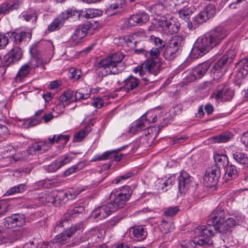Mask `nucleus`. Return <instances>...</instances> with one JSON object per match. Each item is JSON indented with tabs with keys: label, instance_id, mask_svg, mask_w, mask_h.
I'll return each instance as SVG.
<instances>
[{
	"label": "nucleus",
	"instance_id": "0e129e2a",
	"mask_svg": "<svg viewBox=\"0 0 248 248\" xmlns=\"http://www.w3.org/2000/svg\"><path fill=\"white\" fill-rule=\"evenodd\" d=\"M68 219H64L62 220H60L58 224L56 225L54 228V232H59L62 231V228L64 227V226H66V224L68 223Z\"/></svg>",
	"mask_w": 248,
	"mask_h": 248
},
{
	"label": "nucleus",
	"instance_id": "423d86ee",
	"mask_svg": "<svg viewBox=\"0 0 248 248\" xmlns=\"http://www.w3.org/2000/svg\"><path fill=\"white\" fill-rule=\"evenodd\" d=\"M226 218L224 209L220 207H217L212 213L207 220L206 227H212L213 232L218 231L220 233V228L223 227Z\"/></svg>",
	"mask_w": 248,
	"mask_h": 248
},
{
	"label": "nucleus",
	"instance_id": "79ce46f5",
	"mask_svg": "<svg viewBox=\"0 0 248 248\" xmlns=\"http://www.w3.org/2000/svg\"><path fill=\"white\" fill-rule=\"evenodd\" d=\"M223 101H230L233 97V91L227 86H224L221 89Z\"/></svg>",
	"mask_w": 248,
	"mask_h": 248
},
{
	"label": "nucleus",
	"instance_id": "ddd939ff",
	"mask_svg": "<svg viewBox=\"0 0 248 248\" xmlns=\"http://www.w3.org/2000/svg\"><path fill=\"white\" fill-rule=\"evenodd\" d=\"M216 13V9L213 5L210 4L201 11L193 19V22L197 26L206 22L213 17Z\"/></svg>",
	"mask_w": 248,
	"mask_h": 248
},
{
	"label": "nucleus",
	"instance_id": "0eeeda50",
	"mask_svg": "<svg viewBox=\"0 0 248 248\" xmlns=\"http://www.w3.org/2000/svg\"><path fill=\"white\" fill-rule=\"evenodd\" d=\"M235 56V52L233 50H229L226 55H223L218 60L211 69L214 79H219L224 75L223 66L227 62L231 63Z\"/></svg>",
	"mask_w": 248,
	"mask_h": 248
},
{
	"label": "nucleus",
	"instance_id": "603ef678",
	"mask_svg": "<svg viewBox=\"0 0 248 248\" xmlns=\"http://www.w3.org/2000/svg\"><path fill=\"white\" fill-rule=\"evenodd\" d=\"M69 77L75 80H78L81 75V72L79 69H77L75 68H71L69 69Z\"/></svg>",
	"mask_w": 248,
	"mask_h": 248
},
{
	"label": "nucleus",
	"instance_id": "2eb2a0df",
	"mask_svg": "<svg viewBox=\"0 0 248 248\" xmlns=\"http://www.w3.org/2000/svg\"><path fill=\"white\" fill-rule=\"evenodd\" d=\"M178 189L181 194L186 193L192 182V177L186 172L183 171L177 177Z\"/></svg>",
	"mask_w": 248,
	"mask_h": 248
},
{
	"label": "nucleus",
	"instance_id": "4d7b16f0",
	"mask_svg": "<svg viewBox=\"0 0 248 248\" xmlns=\"http://www.w3.org/2000/svg\"><path fill=\"white\" fill-rule=\"evenodd\" d=\"M72 160V157L68 156V155H65L60 157V159L57 160V162L59 164L60 168L64 166V165L69 163Z\"/></svg>",
	"mask_w": 248,
	"mask_h": 248
},
{
	"label": "nucleus",
	"instance_id": "bb28decb",
	"mask_svg": "<svg viewBox=\"0 0 248 248\" xmlns=\"http://www.w3.org/2000/svg\"><path fill=\"white\" fill-rule=\"evenodd\" d=\"M210 64L209 62H205L202 63L196 67L192 69L194 74L196 75L197 78L199 79L202 78L207 72L209 67Z\"/></svg>",
	"mask_w": 248,
	"mask_h": 248
},
{
	"label": "nucleus",
	"instance_id": "1a4fd4ad",
	"mask_svg": "<svg viewBox=\"0 0 248 248\" xmlns=\"http://www.w3.org/2000/svg\"><path fill=\"white\" fill-rule=\"evenodd\" d=\"M76 15H77L78 16H79V14L77 11L72 9H68L65 12H62L48 26V31L51 32L59 30L63 26L66 20Z\"/></svg>",
	"mask_w": 248,
	"mask_h": 248
},
{
	"label": "nucleus",
	"instance_id": "393cba45",
	"mask_svg": "<svg viewBox=\"0 0 248 248\" xmlns=\"http://www.w3.org/2000/svg\"><path fill=\"white\" fill-rule=\"evenodd\" d=\"M181 52V51L178 47L168 45L165 48L163 56L165 59L170 61L177 57Z\"/></svg>",
	"mask_w": 248,
	"mask_h": 248
},
{
	"label": "nucleus",
	"instance_id": "473e14b6",
	"mask_svg": "<svg viewBox=\"0 0 248 248\" xmlns=\"http://www.w3.org/2000/svg\"><path fill=\"white\" fill-rule=\"evenodd\" d=\"M216 165L220 169L221 167L225 168L229 165V159L227 155H216L214 157Z\"/></svg>",
	"mask_w": 248,
	"mask_h": 248
},
{
	"label": "nucleus",
	"instance_id": "09e8293b",
	"mask_svg": "<svg viewBox=\"0 0 248 248\" xmlns=\"http://www.w3.org/2000/svg\"><path fill=\"white\" fill-rule=\"evenodd\" d=\"M163 179H159L158 183L155 185V188L158 192H162L167 191L169 187L166 185Z\"/></svg>",
	"mask_w": 248,
	"mask_h": 248
},
{
	"label": "nucleus",
	"instance_id": "69168bd1",
	"mask_svg": "<svg viewBox=\"0 0 248 248\" xmlns=\"http://www.w3.org/2000/svg\"><path fill=\"white\" fill-rule=\"evenodd\" d=\"M176 179V177L174 174L171 175L167 177V178L165 180H164L165 183H166V185L170 188L171 186L174 184L175 181Z\"/></svg>",
	"mask_w": 248,
	"mask_h": 248
},
{
	"label": "nucleus",
	"instance_id": "dca6fc26",
	"mask_svg": "<svg viewBox=\"0 0 248 248\" xmlns=\"http://www.w3.org/2000/svg\"><path fill=\"white\" fill-rule=\"evenodd\" d=\"M149 19V16L144 12L134 14L127 19L125 22L126 27L141 25L146 23Z\"/></svg>",
	"mask_w": 248,
	"mask_h": 248
},
{
	"label": "nucleus",
	"instance_id": "3c124183",
	"mask_svg": "<svg viewBox=\"0 0 248 248\" xmlns=\"http://www.w3.org/2000/svg\"><path fill=\"white\" fill-rule=\"evenodd\" d=\"M9 207L8 202L5 200L0 201V217L3 216L7 212Z\"/></svg>",
	"mask_w": 248,
	"mask_h": 248
},
{
	"label": "nucleus",
	"instance_id": "6ab92c4d",
	"mask_svg": "<svg viewBox=\"0 0 248 248\" xmlns=\"http://www.w3.org/2000/svg\"><path fill=\"white\" fill-rule=\"evenodd\" d=\"M147 113L144 114L139 119L134 122L129 127L128 132L135 134L145 129L150 123V120L147 118Z\"/></svg>",
	"mask_w": 248,
	"mask_h": 248
},
{
	"label": "nucleus",
	"instance_id": "58836bf2",
	"mask_svg": "<svg viewBox=\"0 0 248 248\" xmlns=\"http://www.w3.org/2000/svg\"><path fill=\"white\" fill-rule=\"evenodd\" d=\"M12 35L16 42L21 43L22 41H28L31 37V33L26 32H21L20 33H13Z\"/></svg>",
	"mask_w": 248,
	"mask_h": 248
},
{
	"label": "nucleus",
	"instance_id": "b1692460",
	"mask_svg": "<svg viewBox=\"0 0 248 248\" xmlns=\"http://www.w3.org/2000/svg\"><path fill=\"white\" fill-rule=\"evenodd\" d=\"M31 58L30 61L27 63L28 66L31 69L43 66L47 63L46 62L43 61L38 54H36V50L34 48L30 49Z\"/></svg>",
	"mask_w": 248,
	"mask_h": 248
},
{
	"label": "nucleus",
	"instance_id": "bf43d9fd",
	"mask_svg": "<svg viewBox=\"0 0 248 248\" xmlns=\"http://www.w3.org/2000/svg\"><path fill=\"white\" fill-rule=\"evenodd\" d=\"M17 203L21 205L23 207L30 208L33 207V205L30 203V201L18 198L16 199Z\"/></svg>",
	"mask_w": 248,
	"mask_h": 248
},
{
	"label": "nucleus",
	"instance_id": "72a5a7b5",
	"mask_svg": "<svg viewBox=\"0 0 248 248\" xmlns=\"http://www.w3.org/2000/svg\"><path fill=\"white\" fill-rule=\"evenodd\" d=\"M125 6L124 0H112L107 6V11L117 10L120 11Z\"/></svg>",
	"mask_w": 248,
	"mask_h": 248
},
{
	"label": "nucleus",
	"instance_id": "774afa93",
	"mask_svg": "<svg viewBox=\"0 0 248 248\" xmlns=\"http://www.w3.org/2000/svg\"><path fill=\"white\" fill-rule=\"evenodd\" d=\"M8 39L4 35L0 33V49L3 48L8 44Z\"/></svg>",
	"mask_w": 248,
	"mask_h": 248
},
{
	"label": "nucleus",
	"instance_id": "864d4df0",
	"mask_svg": "<svg viewBox=\"0 0 248 248\" xmlns=\"http://www.w3.org/2000/svg\"><path fill=\"white\" fill-rule=\"evenodd\" d=\"M4 236L5 237L4 235ZM5 237V239H7L8 242L12 243L16 240L19 238L18 232L13 230H10Z\"/></svg>",
	"mask_w": 248,
	"mask_h": 248
},
{
	"label": "nucleus",
	"instance_id": "2f4dec72",
	"mask_svg": "<svg viewBox=\"0 0 248 248\" xmlns=\"http://www.w3.org/2000/svg\"><path fill=\"white\" fill-rule=\"evenodd\" d=\"M132 229L134 236L136 237L138 241L142 240L146 237L147 233L143 226H136L132 227Z\"/></svg>",
	"mask_w": 248,
	"mask_h": 248
},
{
	"label": "nucleus",
	"instance_id": "a878e982",
	"mask_svg": "<svg viewBox=\"0 0 248 248\" xmlns=\"http://www.w3.org/2000/svg\"><path fill=\"white\" fill-rule=\"evenodd\" d=\"M239 171L237 167L233 165H230L226 167L224 179L225 181L236 179L238 176Z\"/></svg>",
	"mask_w": 248,
	"mask_h": 248
},
{
	"label": "nucleus",
	"instance_id": "37998d69",
	"mask_svg": "<svg viewBox=\"0 0 248 248\" xmlns=\"http://www.w3.org/2000/svg\"><path fill=\"white\" fill-rule=\"evenodd\" d=\"M84 211V208L83 206H79L74 207L71 210L68 211L67 214L69 217L74 218L78 216Z\"/></svg>",
	"mask_w": 248,
	"mask_h": 248
},
{
	"label": "nucleus",
	"instance_id": "4be33fe9",
	"mask_svg": "<svg viewBox=\"0 0 248 248\" xmlns=\"http://www.w3.org/2000/svg\"><path fill=\"white\" fill-rule=\"evenodd\" d=\"M143 65L144 66V69L149 74L156 76L160 71L161 63L159 61L147 59L144 62Z\"/></svg>",
	"mask_w": 248,
	"mask_h": 248
},
{
	"label": "nucleus",
	"instance_id": "338daca9",
	"mask_svg": "<svg viewBox=\"0 0 248 248\" xmlns=\"http://www.w3.org/2000/svg\"><path fill=\"white\" fill-rule=\"evenodd\" d=\"M98 12L99 11L97 10H92L91 9H88L84 16L86 18H93L94 16H96V15H100Z\"/></svg>",
	"mask_w": 248,
	"mask_h": 248
},
{
	"label": "nucleus",
	"instance_id": "39448f33",
	"mask_svg": "<svg viewBox=\"0 0 248 248\" xmlns=\"http://www.w3.org/2000/svg\"><path fill=\"white\" fill-rule=\"evenodd\" d=\"M82 229V225L81 224H76L65 231L61 232L60 234L56 235L53 240L47 243L48 246L55 248H59L66 243L68 241V239L72 237L76 232H80Z\"/></svg>",
	"mask_w": 248,
	"mask_h": 248
},
{
	"label": "nucleus",
	"instance_id": "9b49d317",
	"mask_svg": "<svg viewBox=\"0 0 248 248\" xmlns=\"http://www.w3.org/2000/svg\"><path fill=\"white\" fill-rule=\"evenodd\" d=\"M50 145L46 141H40L33 143L25 152L24 153L27 155H25V156H26L24 157V159L25 160L30 159V156L42 154L48 151Z\"/></svg>",
	"mask_w": 248,
	"mask_h": 248
},
{
	"label": "nucleus",
	"instance_id": "e2e57ef3",
	"mask_svg": "<svg viewBox=\"0 0 248 248\" xmlns=\"http://www.w3.org/2000/svg\"><path fill=\"white\" fill-rule=\"evenodd\" d=\"M80 165L79 164H77V165H74L71 168L67 169L63 173L64 176H67L71 175L74 172H77L80 169L78 167V166Z\"/></svg>",
	"mask_w": 248,
	"mask_h": 248
},
{
	"label": "nucleus",
	"instance_id": "680f3d73",
	"mask_svg": "<svg viewBox=\"0 0 248 248\" xmlns=\"http://www.w3.org/2000/svg\"><path fill=\"white\" fill-rule=\"evenodd\" d=\"M192 11L189 9L181 10L179 12V16L184 19H188L190 13Z\"/></svg>",
	"mask_w": 248,
	"mask_h": 248
},
{
	"label": "nucleus",
	"instance_id": "de8ad7c7",
	"mask_svg": "<svg viewBox=\"0 0 248 248\" xmlns=\"http://www.w3.org/2000/svg\"><path fill=\"white\" fill-rule=\"evenodd\" d=\"M231 139V137L228 134L220 135L214 138L215 142L217 143H225L229 141Z\"/></svg>",
	"mask_w": 248,
	"mask_h": 248
},
{
	"label": "nucleus",
	"instance_id": "4c0bfd02",
	"mask_svg": "<svg viewBox=\"0 0 248 248\" xmlns=\"http://www.w3.org/2000/svg\"><path fill=\"white\" fill-rule=\"evenodd\" d=\"M91 126H87L84 129L81 130L78 132H77L74 135L73 138L74 142H79L81 141L87 134L91 131Z\"/></svg>",
	"mask_w": 248,
	"mask_h": 248
},
{
	"label": "nucleus",
	"instance_id": "13d9d810",
	"mask_svg": "<svg viewBox=\"0 0 248 248\" xmlns=\"http://www.w3.org/2000/svg\"><path fill=\"white\" fill-rule=\"evenodd\" d=\"M45 169L49 172H53L56 171L60 168L57 160L53 161L50 164L45 167Z\"/></svg>",
	"mask_w": 248,
	"mask_h": 248
},
{
	"label": "nucleus",
	"instance_id": "052dcab7",
	"mask_svg": "<svg viewBox=\"0 0 248 248\" xmlns=\"http://www.w3.org/2000/svg\"><path fill=\"white\" fill-rule=\"evenodd\" d=\"M60 195H61V198L62 199V200L64 201L65 198H67V200H71L74 199L76 198L78 193H72V192L68 191L66 193H63L62 192L60 193Z\"/></svg>",
	"mask_w": 248,
	"mask_h": 248
},
{
	"label": "nucleus",
	"instance_id": "5701e85b",
	"mask_svg": "<svg viewBox=\"0 0 248 248\" xmlns=\"http://www.w3.org/2000/svg\"><path fill=\"white\" fill-rule=\"evenodd\" d=\"M24 219L19 215H13L3 219V225L7 228L21 226L24 223Z\"/></svg>",
	"mask_w": 248,
	"mask_h": 248
},
{
	"label": "nucleus",
	"instance_id": "c03bdc74",
	"mask_svg": "<svg viewBox=\"0 0 248 248\" xmlns=\"http://www.w3.org/2000/svg\"><path fill=\"white\" fill-rule=\"evenodd\" d=\"M96 236L93 232H88L85 233L81 237L82 241H87L88 244H93L96 241Z\"/></svg>",
	"mask_w": 248,
	"mask_h": 248
},
{
	"label": "nucleus",
	"instance_id": "f257e3e1",
	"mask_svg": "<svg viewBox=\"0 0 248 248\" xmlns=\"http://www.w3.org/2000/svg\"><path fill=\"white\" fill-rule=\"evenodd\" d=\"M227 35V31L223 27L219 26L198 38L190 51L191 57L193 59H198L203 56L219 45Z\"/></svg>",
	"mask_w": 248,
	"mask_h": 248
},
{
	"label": "nucleus",
	"instance_id": "49530a36",
	"mask_svg": "<svg viewBox=\"0 0 248 248\" xmlns=\"http://www.w3.org/2000/svg\"><path fill=\"white\" fill-rule=\"evenodd\" d=\"M150 40L152 42H154L156 46L155 47L162 49L165 46L166 44L165 41L155 35H151L150 36Z\"/></svg>",
	"mask_w": 248,
	"mask_h": 248
},
{
	"label": "nucleus",
	"instance_id": "a211bd4d",
	"mask_svg": "<svg viewBox=\"0 0 248 248\" xmlns=\"http://www.w3.org/2000/svg\"><path fill=\"white\" fill-rule=\"evenodd\" d=\"M22 57V51L19 47H14L8 54L3 57L4 67H8L19 61Z\"/></svg>",
	"mask_w": 248,
	"mask_h": 248
},
{
	"label": "nucleus",
	"instance_id": "f03ea898",
	"mask_svg": "<svg viewBox=\"0 0 248 248\" xmlns=\"http://www.w3.org/2000/svg\"><path fill=\"white\" fill-rule=\"evenodd\" d=\"M196 237L200 238L197 242L199 246L204 247L213 245L214 248H225L224 240L220 237L216 236L212 239L214 232L212 227H206L205 225L198 226L194 231Z\"/></svg>",
	"mask_w": 248,
	"mask_h": 248
},
{
	"label": "nucleus",
	"instance_id": "4468645a",
	"mask_svg": "<svg viewBox=\"0 0 248 248\" xmlns=\"http://www.w3.org/2000/svg\"><path fill=\"white\" fill-rule=\"evenodd\" d=\"M124 85L115 90L116 92L124 90L126 93L133 90H139L141 89L142 84L139 79L133 76H128L123 81Z\"/></svg>",
	"mask_w": 248,
	"mask_h": 248
},
{
	"label": "nucleus",
	"instance_id": "7ed1b4c3",
	"mask_svg": "<svg viewBox=\"0 0 248 248\" xmlns=\"http://www.w3.org/2000/svg\"><path fill=\"white\" fill-rule=\"evenodd\" d=\"M124 58V55L121 52H116L102 59L98 63V65L100 68L106 70V75H116L125 67L122 62Z\"/></svg>",
	"mask_w": 248,
	"mask_h": 248
},
{
	"label": "nucleus",
	"instance_id": "412c9836",
	"mask_svg": "<svg viewBox=\"0 0 248 248\" xmlns=\"http://www.w3.org/2000/svg\"><path fill=\"white\" fill-rule=\"evenodd\" d=\"M121 149L116 150L108 151L104 152L101 155H95L92 159V161L105 160L109 159H113L115 161H120L123 155L122 154L118 155L117 154Z\"/></svg>",
	"mask_w": 248,
	"mask_h": 248
},
{
	"label": "nucleus",
	"instance_id": "a18cd8bd",
	"mask_svg": "<svg viewBox=\"0 0 248 248\" xmlns=\"http://www.w3.org/2000/svg\"><path fill=\"white\" fill-rule=\"evenodd\" d=\"M184 80L186 83H188L194 81L198 79L192 69L188 70L184 74Z\"/></svg>",
	"mask_w": 248,
	"mask_h": 248
},
{
	"label": "nucleus",
	"instance_id": "aec40b11",
	"mask_svg": "<svg viewBox=\"0 0 248 248\" xmlns=\"http://www.w3.org/2000/svg\"><path fill=\"white\" fill-rule=\"evenodd\" d=\"M112 206L107 203L102 206L95 208L92 213V216L95 218L102 219L108 217L114 211Z\"/></svg>",
	"mask_w": 248,
	"mask_h": 248
},
{
	"label": "nucleus",
	"instance_id": "e433bc0d",
	"mask_svg": "<svg viewBox=\"0 0 248 248\" xmlns=\"http://www.w3.org/2000/svg\"><path fill=\"white\" fill-rule=\"evenodd\" d=\"M240 67L238 69V75L242 78L248 75V58L242 60L240 63Z\"/></svg>",
	"mask_w": 248,
	"mask_h": 248
},
{
	"label": "nucleus",
	"instance_id": "6e6552de",
	"mask_svg": "<svg viewBox=\"0 0 248 248\" xmlns=\"http://www.w3.org/2000/svg\"><path fill=\"white\" fill-rule=\"evenodd\" d=\"M90 91L84 88L80 89L74 93L71 90L65 91L60 96V100L66 104L82 99H87L90 97Z\"/></svg>",
	"mask_w": 248,
	"mask_h": 248
},
{
	"label": "nucleus",
	"instance_id": "cd10ccee",
	"mask_svg": "<svg viewBox=\"0 0 248 248\" xmlns=\"http://www.w3.org/2000/svg\"><path fill=\"white\" fill-rule=\"evenodd\" d=\"M43 112V109H40L36 112L33 118L27 120L26 121L24 124V127L28 128L39 124L42 120L43 116H42V114Z\"/></svg>",
	"mask_w": 248,
	"mask_h": 248
},
{
	"label": "nucleus",
	"instance_id": "a19ab883",
	"mask_svg": "<svg viewBox=\"0 0 248 248\" xmlns=\"http://www.w3.org/2000/svg\"><path fill=\"white\" fill-rule=\"evenodd\" d=\"M27 189L24 184H21L8 189L4 195L8 196L17 193H22Z\"/></svg>",
	"mask_w": 248,
	"mask_h": 248
},
{
	"label": "nucleus",
	"instance_id": "f704fd0d",
	"mask_svg": "<svg viewBox=\"0 0 248 248\" xmlns=\"http://www.w3.org/2000/svg\"><path fill=\"white\" fill-rule=\"evenodd\" d=\"M20 4V1L19 0H16L11 4L2 3L0 6V14H6L13 10H16L18 8Z\"/></svg>",
	"mask_w": 248,
	"mask_h": 248
},
{
	"label": "nucleus",
	"instance_id": "8fccbe9b",
	"mask_svg": "<svg viewBox=\"0 0 248 248\" xmlns=\"http://www.w3.org/2000/svg\"><path fill=\"white\" fill-rule=\"evenodd\" d=\"M222 93L221 89H218L215 92H214L210 96V98L215 99V101L217 103H219L221 101H223V97L222 96Z\"/></svg>",
	"mask_w": 248,
	"mask_h": 248
},
{
	"label": "nucleus",
	"instance_id": "20e7f679",
	"mask_svg": "<svg viewBox=\"0 0 248 248\" xmlns=\"http://www.w3.org/2000/svg\"><path fill=\"white\" fill-rule=\"evenodd\" d=\"M132 194V190L129 186H124L122 189L118 191L113 190L110 194L111 202H108L112 206L113 210L116 212L119 209L122 208Z\"/></svg>",
	"mask_w": 248,
	"mask_h": 248
},
{
	"label": "nucleus",
	"instance_id": "ea45409f",
	"mask_svg": "<svg viewBox=\"0 0 248 248\" xmlns=\"http://www.w3.org/2000/svg\"><path fill=\"white\" fill-rule=\"evenodd\" d=\"M184 44V38L182 36L175 35L173 36L172 40L169 45L171 46L178 47L181 51V47Z\"/></svg>",
	"mask_w": 248,
	"mask_h": 248
},
{
	"label": "nucleus",
	"instance_id": "c9c22d12",
	"mask_svg": "<svg viewBox=\"0 0 248 248\" xmlns=\"http://www.w3.org/2000/svg\"><path fill=\"white\" fill-rule=\"evenodd\" d=\"M234 159L238 163L248 165V156L244 153L235 152L232 153Z\"/></svg>",
	"mask_w": 248,
	"mask_h": 248
},
{
	"label": "nucleus",
	"instance_id": "f3484780",
	"mask_svg": "<svg viewBox=\"0 0 248 248\" xmlns=\"http://www.w3.org/2000/svg\"><path fill=\"white\" fill-rule=\"evenodd\" d=\"M180 24L174 19L162 20L159 23V26L167 34H173L177 33L179 29Z\"/></svg>",
	"mask_w": 248,
	"mask_h": 248
},
{
	"label": "nucleus",
	"instance_id": "c756f323",
	"mask_svg": "<svg viewBox=\"0 0 248 248\" xmlns=\"http://www.w3.org/2000/svg\"><path fill=\"white\" fill-rule=\"evenodd\" d=\"M31 68L27 63L23 64L19 69L15 78L16 82H21L30 73Z\"/></svg>",
	"mask_w": 248,
	"mask_h": 248
},
{
	"label": "nucleus",
	"instance_id": "c85d7f7f",
	"mask_svg": "<svg viewBox=\"0 0 248 248\" xmlns=\"http://www.w3.org/2000/svg\"><path fill=\"white\" fill-rule=\"evenodd\" d=\"M236 224L235 220L232 217H229L225 219V223L223 227L220 228V233L226 234L228 232H232V229Z\"/></svg>",
	"mask_w": 248,
	"mask_h": 248
},
{
	"label": "nucleus",
	"instance_id": "9d476101",
	"mask_svg": "<svg viewBox=\"0 0 248 248\" xmlns=\"http://www.w3.org/2000/svg\"><path fill=\"white\" fill-rule=\"evenodd\" d=\"M221 174L220 169L217 166H212L206 170L203 178L204 184L207 187H213L217 184Z\"/></svg>",
	"mask_w": 248,
	"mask_h": 248
},
{
	"label": "nucleus",
	"instance_id": "6e6d98bb",
	"mask_svg": "<svg viewBox=\"0 0 248 248\" xmlns=\"http://www.w3.org/2000/svg\"><path fill=\"white\" fill-rule=\"evenodd\" d=\"M179 211L177 206L169 207L166 209L164 215L167 217H172L176 214Z\"/></svg>",
	"mask_w": 248,
	"mask_h": 248
},
{
	"label": "nucleus",
	"instance_id": "f8f14e48",
	"mask_svg": "<svg viewBox=\"0 0 248 248\" xmlns=\"http://www.w3.org/2000/svg\"><path fill=\"white\" fill-rule=\"evenodd\" d=\"M91 27V24L87 23L78 26L70 39V42L73 46L80 43L81 39L86 36L87 31Z\"/></svg>",
	"mask_w": 248,
	"mask_h": 248
},
{
	"label": "nucleus",
	"instance_id": "5fc2aeb1",
	"mask_svg": "<svg viewBox=\"0 0 248 248\" xmlns=\"http://www.w3.org/2000/svg\"><path fill=\"white\" fill-rule=\"evenodd\" d=\"M162 49L157 47H153L148 54L149 55V59L153 60L158 58L160 55V51Z\"/></svg>",
	"mask_w": 248,
	"mask_h": 248
},
{
	"label": "nucleus",
	"instance_id": "7c9ffc66",
	"mask_svg": "<svg viewBox=\"0 0 248 248\" xmlns=\"http://www.w3.org/2000/svg\"><path fill=\"white\" fill-rule=\"evenodd\" d=\"M61 198L60 193L59 194L57 191H52L51 192H47L42 196L43 201H45L46 202L51 203L52 204L56 203L58 200Z\"/></svg>",
	"mask_w": 248,
	"mask_h": 248
}]
</instances>
